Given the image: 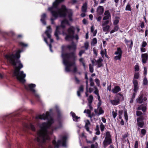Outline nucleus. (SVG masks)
<instances>
[{"label": "nucleus", "mask_w": 148, "mask_h": 148, "mask_svg": "<svg viewBox=\"0 0 148 148\" xmlns=\"http://www.w3.org/2000/svg\"><path fill=\"white\" fill-rule=\"evenodd\" d=\"M36 119L48 120L47 122H43L41 124V130L38 132V137L37 138L38 145L36 148H44L43 144L46 140L50 139V137L48 135V130L54 123V120L51 117L49 112L47 111L46 112L45 114L43 113L42 115H39L36 116Z\"/></svg>", "instance_id": "1"}, {"label": "nucleus", "mask_w": 148, "mask_h": 148, "mask_svg": "<svg viewBox=\"0 0 148 148\" xmlns=\"http://www.w3.org/2000/svg\"><path fill=\"white\" fill-rule=\"evenodd\" d=\"M65 48L69 50L72 49L75 50L76 49V46L73 43L71 45H63L61 47V56L63 64L65 66V70L67 72H70L71 71L70 67L75 65L77 57L74 52L64 53Z\"/></svg>", "instance_id": "2"}, {"label": "nucleus", "mask_w": 148, "mask_h": 148, "mask_svg": "<svg viewBox=\"0 0 148 148\" xmlns=\"http://www.w3.org/2000/svg\"><path fill=\"white\" fill-rule=\"evenodd\" d=\"M65 48L69 50L72 49L75 50L76 49V46L73 43L71 45H63L61 47V56L63 64L65 66V70L67 72H70L71 71L70 67L75 65L77 57L74 52L64 53Z\"/></svg>", "instance_id": "3"}, {"label": "nucleus", "mask_w": 148, "mask_h": 148, "mask_svg": "<svg viewBox=\"0 0 148 148\" xmlns=\"http://www.w3.org/2000/svg\"><path fill=\"white\" fill-rule=\"evenodd\" d=\"M64 1L63 0H55L53 3L52 6L48 8V10L51 12L53 17L56 18L59 16L62 17L66 16L67 10L64 5H62L61 8H58L57 11L53 10V8L57 9L59 4Z\"/></svg>", "instance_id": "4"}, {"label": "nucleus", "mask_w": 148, "mask_h": 148, "mask_svg": "<svg viewBox=\"0 0 148 148\" xmlns=\"http://www.w3.org/2000/svg\"><path fill=\"white\" fill-rule=\"evenodd\" d=\"M21 52V50H19L16 51L15 54H12L10 55H6L5 56V58L9 63L13 65L16 66L17 63H19L18 66L15 68L14 71L18 72L19 71H21V69L23 67V64L21 63L20 61L18 60L20 57V53Z\"/></svg>", "instance_id": "5"}, {"label": "nucleus", "mask_w": 148, "mask_h": 148, "mask_svg": "<svg viewBox=\"0 0 148 148\" xmlns=\"http://www.w3.org/2000/svg\"><path fill=\"white\" fill-rule=\"evenodd\" d=\"M17 115V114L13 113L6 116L3 118V123L7 125L8 127H10L11 125L15 121V119L14 117Z\"/></svg>", "instance_id": "6"}, {"label": "nucleus", "mask_w": 148, "mask_h": 148, "mask_svg": "<svg viewBox=\"0 0 148 148\" xmlns=\"http://www.w3.org/2000/svg\"><path fill=\"white\" fill-rule=\"evenodd\" d=\"M36 85L34 84H31L25 85V88L27 90H29L32 92L34 95L36 99L38 101H40V98L39 95L37 93L36 90L34 89Z\"/></svg>", "instance_id": "7"}, {"label": "nucleus", "mask_w": 148, "mask_h": 148, "mask_svg": "<svg viewBox=\"0 0 148 148\" xmlns=\"http://www.w3.org/2000/svg\"><path fill=\"white\" fill-rule=\"evenodd\" d=\"M14 74L16 78V79L20 82L24 84L26 82L25 78L26 77V75L24 73L23 71H19L18 72L17 71H14Z\"/></svg>", "instance_id": "8"}, {"label": "nucleus", "mask_w": 148, "mask_h": 148, "mask_svg": "<svg viewBox=\"0 0 148 148\" xmlns=\"http://www.w3.org/2000/svg\"><path fill=\"white\" fill-rule=\"evenodd\" d=\"M112 143L111 135L109 131L107 132L105 134V137L103 142V145L104 148H106L107 146Z\"/></svg>", "instance_id": "9"}, {"label": "nucleus", "mask_w": 148, "mask_h": 148, "mask_svg": "<svg viewBox=\"0 0 148 148\" xmlns=\"http://www.w3.org/2000/svg\"><path fill=\"white\" fill-rule=\"evenodd\" d=\"M67 139V136H65L62 137L61 140H58L56 142L55 140H54L52 141V143L54 145L55 147L56 148H59L61 144L62 146H65L66 145Z\"/></svg>", "instance_id": "10"}, {"label": "nucleus", "mask_w": 148, "mask_h": 148, "mask_svg": "<svg viewBox=\"0 0 148 148\" xmlns=\"http://www.w3.org/2000/svg\"><path fill=\"white\" fill-rule=\"evenodd\" d=\"M133 83L134 85L133 91L134 92L132 95V97L130 98V103H133L134 102V100L135 98L136 93L138 90V82L137 80H133Z\"/></svg>", "instance_id": "11"}, {"label": "nucleus", "mask_w": 148, "mask_h": 148, "mask_svg": "<svg viewBox=\"0 0 148 148\" xmlns=\"http://www.w3.org/2000/svg\"><path fill=\"white\" fill-rule=\"evenodd\" d=\"M68 34H66L65 39L66 41H69L70 39L73 37L75 33V28L73 26H71L68 28L67 30Z\"/></svg>", "instance_id": "12"}, {"label": "nucleus", "mask_w": 148, "mask_h": 148, "mask_svg": "<svg viewBox=\"0 0 148 148\" xmlns=\"http://www.w3.org/2000/svg\"><path fill=\"white\" fill-rule=\"evenodd\" d=\"M144 117L143 116H141L137 118L136 119L137 122V125L139 127L138 128V130L140 129L139 127L143 128L144 127L145 123L143 121L144 120Z\"/></svg>", "instance_id": "13"}, {"label": "nucleus", "mask_w": 148, "mask_h": 148, "mask_svg": "<svg viewBox=\"0 0 148 148\" xmlns=\"http://www.w3.org/2000/svg\"><path fill=\"white\" fill-rule=\"evenodd\" d=\"M61 27L62 29H64L66 27V26L65 24L62 23L61 22V24L60 26H57L56 27V30L54 33V35L56 38V40H58L59 39V37L58 36V34H60V32L59 29L60 27Z\"/></svg>", "instance_id": "14"}, {"label": "nucleus", "mask_w": 148, "mask_h": 148, "mask_svg": "<svg viewBox=\"0 0 148 148\" xmlns=\"http://www.w3.org/2000/svg\"><path fill=\"white\" fill-rule=\"evenodd\" d=\"M94 112L96 115L99 116L100 115L103 114L104 112L102 107H100L99 108H97V109H95Z\"/></svg>", "instance_id": "15"}, {"label": "nucleus", "mask_w": 148, "mask_h": 148, "mask_svg": "<svg viewBox=\"0 0 148 148\" xmlns=\"http://www.w3.org/2000/svg\"><path fill=\"white\" fill-rule=\"evenodd\" d=\"M141 57L142 63L143 64L147 62L148 58V53H143L141 54Z\"/></svg>", "instance_id": "16"}, {"label": "nucleus", "mask_w": 148, "mask_h": 148, "mask_svg": "<svg viewBox=\"0 0 148 148\" xmlns=\"http://www.w3.org/2000/svg\"><path fill=\"white\" fill-rule=\"evenodd\" d=\"M51 29L50 26L47 27L46 30L45 32V34L46 35L48 38H50L51 37Z\"/></svg>", "instance_id": "17"}, {"label": "nucleus", "mask_w": 148, "mask_h": 148, "mask_svg": "<svg viewBox=\"0 0 148 148\" xmlns=\"http://www.w3.org/2000/svg\"><path fill=\"white\" fill-rule=\"evenodd\" d=\"M103 7L101 6H99L97 9V15H102L104 12Z\"/></svg>", "instance_id": "18"}, {"label": "nucleus", "mask_w": 148, "mask_h": 148, "mask_svg": "<svg viewBox=\"0 0 148 148\" xmlns=\"http://www.w3.org/2000/svg\"><path fill=\"white\" fill-rule=\"evenodd\" d=\"M116 100H111L110 102L111 104L113 105L116 106L119 104L120 103V99L118 97H116Z\"/></svg>", "instance_id": "19"}, {"label": "nucleus", "mask_w": 148, "mask_h": 148, "mask_svg": "<svg viewBox=\"0 0 148 148\" xmlns=\"http://www.w3.org/2000/svg\"><path fill=\"white\" fill-rule=\"evenodd\" d=\"M143 96L144 95L143 94L140 95L136 99V102L139 104L142 103L143 101Z\"/></svg>", "instance_id": "20"}, {"label": "nucleus", "mask_w": 148, "mask_h": 148, "mask_svg": "<svg viewBox=\"0 0 148 148\" xmlns=\"http://www.w3.org/2000/svg\"><path fill=\"white\" fill-rule=\"evenodd\" d=\"M95 61L96 62L97 64V67L98 68L100 67L103 65L102 62L103 61V59L101 58H99V59L97 60L94 59Z\"/></svg>", "instance_id": "21"}, {"label": "nucleus", "mask_w": 148, "mask_h": 148, "mask_svg": "<svg viewBox=\"0 0 148 148\" xmlns=\"http://www.w3.org/2000/svg\"><path fill=\"white\" fill-rule=\"evenodd\" d=\"M121 91V88L118 86H115L114 88L112 89V92L114 93H117L118 92Z\"/></svg>", "instance_id": "22"}, {"label": "nucleus", "mask_w": 148, "mask_h": 148, "mask_svg": "<svg viewBox=\"0 0 148 148\" xmlns=\"http://www.w3.org/2000/svg\"><path fill=\"white\" fill-rule=\"evenodd\" d=\"M46 17V14H43L41 16L40 21L42 24L44 25H45L46 23L45 21V19Z\"/></svg>", "instance_id": "23"}, {"label": "nucleus", "mask_w": 148, "mask_h": 148, "mask_svg": "<svg viewBox=\"0 0 148 148\" xmlns=\"http://www.w3.org/2000/svg\"><path fill=\"white\" fill-rule=\"evenodd\" d=\"M70 114L72 116L73 121H77V120L80 118V117L76 116L75 114L73 112H71Z\"/></svg>", "instance_id": "24"}, {"label": "nucleus", "mask_w": 148, "mask_h": 148, "mask_svg": "<svg viewBox=\"0 0 148 148\" xmlns=\"http://www.w3.org/2000/svg\"><path fill=\"white\" fill-rule=\"evenodd\" d=\"M62 127V124L60 122H59V125H58L57 126H55V127H52V131L51 132L50 134H51L52 133V132L54 130H57V129L58 128H60Z\"/></svg>", "instance_id": "25"}, {"label": "nucleus", "mask_w": 148, "mask_h": 148, "mask_svg": "<svg viewBox=\"0 0 148 148\" xmlns=\"http://www.w3.org/2000/svg\"><path fill=\"white\" fill-rule=\"evenodd\" d=\"M123 51L120 47H118L117 48V50L115 51L114 54L115 55H122Z\"/></svg>", "instance_id": "26"}, {"label": "nucleus", "mask_w": 148, "mask_h": 148, "mask_svg": "<svg viewBox=\"0 0 148 148\" xmlns=\"http://www.w3.org/2000/svg\"><path fill=\"white\" fill-rule=\"evenodd\" d=\"M87 3H85L82 7V11L83 12H86L87 9Z\"/></svg>", "instance_id": "27"}, {"label": "nucleus", "mask_w": 148, "mask_h": 148, "mask_svg": "<svg viewBox=\"0 0 148 148\" xmlns=\"http://www.w3.org/2000/svg\"><path fill=\"white\" fill-rule=\"evenodd\" d=\"M90 122L88 120H87V122L86 123L85 128L86 129V131L88 132H89V128L88 126V125H90Z\"/></svg>", "instance_id": "28"}, {"label": "nucleus", "mask_w": 148, "mask_h": 148, "mask_svg": "<svg viewBox=\"0 0 148 148\" xmlns=\"http://www.w3.org/2000/svg\"><path fill=\"white\" fill-rule=\"evenodd\" d=\"M120 18L119 17L116 16L115 18V20L113 22V24L114 25H117V24L119 22V19Z\"/></svg>", "instance_id": "29"}, {"label": "nucleus", "mask_w": 148, "mask_h": 148, "mask_svg": "<svg viewBox=\"0 0 148 148\" xmlns=\"http://www.w3.org/2000/svg\"><path fill=\"white\" fill-rule=\"evenodd\" d=\"M119 29V27L118 25H115L113 29L110 32V34H112L115 32L117 31Z\"/></svg>", "instance_id": "30"}, {"label": "nucleus", "mask_w": 148, "mask_h": 148, "mask_svg": "<svg viewBox=\"0 0 148 148\" xmlns=\"http://www.w3.org/2000/svg\"><path fill=\"white\" fill-rule=\"evenodd\" d=\"M27 147L29 148H33L34 146V145L32 141L29 140L27 143Z\"/></svg>", "instance_id": "31"}, {"label": "nucleus", "mask_w": 148, "mask_h": 148, "mask_svg": "<svg viewBox=\"0 0 148 148\" xmlns=\"http://www.w3.org/2000/svg\"><path fill=\"white\" fill-rule=\"evenodd\" d=\"M44 40L45 42L46 43L49 45V49L50 51L52 52H53V51L52 49V45L51 44H49L48 42L47 41V38H46L44 37Z\"/></svg>", "instance_id": "32"}, {"label": "nucleus", "mask_w": 148, "mask_h": 148, "mask_svg": "<svg viewBox=\"0 0 148 148\" xmlns=\"http://www.w3.org/2000/svg\"><path fill=\"white\" fill-rule=\"evenodd\" d=\"M110 27L109 25H106V26L103 27V30L104 32H108V31Z\"/></svg>", "instance_id": "33"}, {"label": "nucleus", "mask_w": 148, "mask_h": 148, "mask_svg": "<svg viewBox=\"0 0 148 148\" xmlns=\"http://www.w3.org/2000/svg\"><path fill=\"white\" fill-rule=\"evenodd\" d=\"M122 55H118L114 57V59L115 60H121Z\"/></svg>", "instance_id": "34"}, {"label": "nucleus", "mask_w": 148, "mask_h": 148, "mask_svg": "<svg viewBox=\"0 0 148 148\" xmlns=\"http://www.w3.org/2000/svg\"><path fill=\"white\" fill-rule=\"evenodd\" d=\"M79 61L80 63H81L82 64V65L85 68L86 66V65L84 58H81L79 59Z\"/></svg>", "instance_id": "35"}, {"label": "nucleus", "mask_w": 148, "mask_h": 148, "mask_svg": "<svg viewBox=\"0 0 148 148\" xmlns=\"http://www.w3.org/2000/svg\"><path fill=\"white\" fill-rule=\"evenodd\" d=\"M97 43V40L96 38H94L91 42V45H94Z\"/></svg>", "instance_id": "36"}, {"label": "nucleus", "mask_w": 148, "mask_h": 148, "mask_svg": "<svg viewBox=\"0 0 148 148\" xmlns=\"http://www.w3.org/2000/svg\"><path fill=\"white\" fill-rule=\"evenodd\" d=\"M124 116L125 117V119L126 121H127L128 120V116L127 115V110H126L124 111Z\"/></svg>", "instance_id": "37"}, {"label": "nucleus", "mask_w": 148, "mask_h": 148, "mask_svg": "<svg viewBox=\"0 0 148 148\" xmlns=\"http://www.w3.org/2000/svg\"><path fill=\"white\" fill-rule=\"evenodd\" d=\"M104 15L106 16H111L110 13L109 11L108 10H107L105 11L104 13Z\"/></svg>", "instance_id": "38"}, {"label": "nucleus", "mask_w": 148, "mask_h": 148, "mask_svg": "<svg viewBox=\"0 0 148 148\" xmlns=\"http://www.w3.org/2000/svg\"><path fill=\"white\" fill-rule=\"evenodd\" d=\"M100 128L101 131L103 132L104 131L105 127L104 125L103 124L102 122L101 123V124L100 125Z\"/></svg>", "instance_id": "39"}, {"label": "nucleus", "mask_w": 148, "mask_h": 148, "mask_svg": "<svg viewBox=\"0 0 148 148\" xmlns=\"http://www.w3.org/2000/svg\"><path fill=\"white\" fill-rule=\"evenodd\" d=\"M84 47L86 50H87L89 47V43L87 41L85 42L84 44Z\"/></svg>", "instance_id": "40"}, {"label": "nucleus", "mask_w": 148, "mask_h": 148, "mask_svg": "<svg viewBox=\"0 0 148 148\" xmlns=\"http://www.w3.org/2000/svg\"><path fill=\"white\" fill-rule=\"evenodd\" d=\"M89 69L90 72L92 73L93 72L94 69L93 67L92 66L91 64H89Z\"/></svg>", "instance_id": "41"}, {"label": "nucleus", "mask_w": 148, "mask_h": 148, "mask_svg": "<svg viewBox=\"0 0 148 148\" xmlns=\"http://www.w3.org/2000/svg\"><path fill=\"white\" fill-rule=\"evenodd\" d=\"M93 99V97L92 95H90L89 96L88 99L89 103H92Z\"/></svg>", "instance_id": "42"}, {"label": "nucleus", "mask_w": 148, "mask_h": 148, "mask_svg": "<svg viewBox=\"0 0 148 148\" xmlns=\"http://www.w3.org/2000/svg\"><path fill=\"white\" fill-rule=\"evenodd\" d=\"M143 113L140 111H136V115L138 116H142V115L143 114Z\"/></svg>", "instance_id": "43"}, {"label": "nucleus", "mask_w": 148, "mask_h": 148, "mask_svg": "<svg viewBox=\"0 0 148 148\" xmlns=\"http://www.w3.org/2000/svg\"><path fill=\"white\" fill-rule=\"evenodd\" d=\"M111 18V16H104L103 18V21H105L106 20H109V19H110V20Z\"/></svg>", "instance_id": "44"}, {"label": "nucleus", "mask_w": 148, "mask_h": 148, "mask_svg": "<svg viewBox=\"0 0 148 148\" xmlns=\"http://www.w3.org/2000/svg\"><path fill=\"white\" fill-rule=\"evenodd\" d=\"M139 77V74L138 73H136L134 75V79H133L135 80L134 79H138Z\"/></svg>", "instance_id": "45"}, {"label": "nucleus", "mask_w": 148, "mask_h": 148, "mask_svg": "<svg viewBox=\"0 0 148 148\" xmlns=\"http://www.w3.org/2000/svg\"><path fill=\"white\" fill-rule=\"evenodd\" d=\"M61 22L64 24H66L68 25H69V21L67 20L66 19L62 21Z\"/></svg>", "instance_id": "46"}, {"label": "nucleus", "mask_w": 148, "mask_h": 148, "mask_svg": "<svg viewBox=\"0 0 148 148\" xmlns=\"http://www.w3.org/2000/svg\"><path fill=\"white\" fill-rule=\"evenodd\" d=\"M106 21H103L102 22V26H105L106 25H108L109 22V20H106Z\"/></svg>", "instance_id": "47"}, {"label": "nucleus", "mask_w": 148, "mask_h": 148, "mask_svg": "<svg viewBox=\"0 0 148 148\" xmlns=\"http://www.w3.org/2000/svg\"><path fill=\"white\" fill-rule=\"evenodd\" d=\"M125 10H128L130 11H131L132 10V9L131 8L130 5L129 4H127L126 7L125 8Z\"/></svg>", "instance_id": "48"}, {"label": "nucleus", "mask_w": 148, "mask_h": 148, "mask_svg": "<svg viewBox=\"0 0 148 148\" xmlns=\"http://www.w3.org/2000/svg\"><path fill=\"white\" fill-rule=\"evenodd\" d=\"M90 86H94L95 84L93 81V79L92 77L90 78Z\"/></svg>", "instance_id": "49"}, {"label": "nucleus", "mask_w": 148, "mask_h": 148, "mask_svg": "<svg viewBox=\"0 0 148 148\" xmlns=\"http://www.w3.org/2000/svg\"><path fill=\"white\" fill-rule=\"evenodd\" d=\"M141 134L143 136H145L146 134V131L145 129H143L141 130Z\"/></svg>", "instance_id": "50"}, {"label": "nucleus", "mask_w": 148, "mask_h": 148, "mask_svg": "<svg viewBox=\"0 0 148 148\" xmlns=\"http://www.w3.org/2000/svg\"><path fill=\"white\" fill-rule=\"evenodd\" d=\"M75 39L76 40H78L79 39L78 36L77 34H75V35H73V37L71 38L70 39Z\"/></svg>", "instance_id": "51"}, {"label": "nucleus", "mask_w": 148, "mask_h": 148, "mask_svg": "<svg viewBox=\"0 0 148 148\" xmlns=\"http://www.w3.org/2000/svg\"><path fill=\"white\" fill-rule=\"evenodd\" d=\"M148 84V81L147 78L145 77L143 80V84L145 85H146Z\"/></svg>", "instance_id": "52"}, {"label": "nucleus", "mask_w": 148, "mask_h": 148, "mask_svg": "<svg viewBox=\"0 0 148 148\" xmlns=\"http://www.w3.org/2000/svg\"><path fill=\"white\" fill-rule=\"evenodd\" d=\"M94 88L95 89V90L94 92V93L96 95H99V90L97 88V87L96 86H95L94 87Z\"/></svg>", "instance_id": "53"}, {"label": "nucleus", "mask_w": 148, "mask_h": 148, "mask_svg": "<svg viewBox=\"0 0 148 148\" xmlns=\"http://www.w3.org/2000/svg\"><path fill=\"white\" fill-rule=\"evenodd\" d=\"M95 81L97 85L99 86L100 85V81L99 79L98 78H96L95 79Z\"/></svg>", "instance_id": "54"}, {"label": "nucleus", "mask_w": 148, "mask_h": 148, "mask_svg": "<svg viewBox=\"0 0 148 148\" xmlns=\"http://www.w3.org/2000/svg\"><path fill=\"white\" fill-rule=\"evenodd\" d=\"M147 107L146 106H144V105L143 104V106L141 110H142L143 112H145L147 110Z\"/></svg>", "instance_id": "55"}, {"label": "nucleus", "mask_w": 148, "mask_h": 148, "mask_svg": "<svg viewBox=\"0 0 148 148\" xmlns=\"http://www.w3.org/2000/svg\"><path fill=\"white\" fill-rule=\"evenodd\" d=\"M139 143L138 141L136 140L135 141L134 148H138Z\"/></svg>", "instance_id": "56"}, {"label": "nucleus", "mask_w": 148, "mask_h": 148, "mask_svg": "<svg viewBox=\"0 0 148 148\" xmlns=\"http://www.w3.org/2000/svg\"><path fill=\"white\" fill-rule=\"evenodd\" d=\"M74 79L75 80V82L76 84H79V83L80 81L78 79L76 76H75L74 77Z\"/></svg>", "instance_id": "57"}, {"label": "nucleus", "mask_w": 148, "mask_h": 148, "mask_svg": "<svg viewBox=\"0 0 148 148\" xmlns=\"http://www.w3.org/2000/svg\"><path fill=\"white\" fill-rule=\"evenodd\" d=\"M84 112V113H86L88 114H89L91 113V111L90 110H89V109L86 110L85 109Z\"/></svg>", "instance_id": "58"}, {"label": "nucleus", "mask_w": 148, "mask_h": 148, "mask_svg": "<svg viewBox=\"0 0 148 148\" xmlns=\"http://www.w3.org/2000/svg\"><path fill=\"white\" fill-rule=\"evenodd\" d=\"M84 90V86L83 85H81L79 87V90L78 91L81 92H83Z\"/></svg>", "instance_id": "59"}, {"label": "nucleus", "mask_w": 148, "mask_h": 148, "mask_svg": "<svg viewBox=\"0 0 148 148\" xmlns=\"http://www.w3.org/2000/svg\"><path fill=\"white\" fill-rule=\"evenodd\" d=\"M144 76H145L146 77L147 74V69L146 67L144 66Z\"/></svg>", "instance_id": "60"}, {"label": "nucleus", "mask_w": 148, "mask_h": 148, "mask_svg": "<svg viewBox=\"0 0 148 148\" xmlns=\"http://www.w3.org/2000/svg\"><path fill=\"white\" fill-rule=\"evenodd\" d=\"M19 44L22 46L24 47H26L27 46V44H25L23 42H19Z\"/></svg>", "instance_id": "61"}, {"label": "nucleus", "mask_w": 148, "mask_h": 148, "mask_svg": "<svg viewBox=\"0 0 148 148\" xmlns=\"http://www.w3.org/2000/svg\"><path fill=\"white\" fill-rule=\"evenodd\" d=\"M134 69L135 71H138L139 69V66L138 65H136L134 66Z\"/></svg>", "instance_id": "62"}, {"label": "nucleus", "mask_w": 148, "mask_h": 148, "mask_svg": "<svg viewBox=\"0 0 148 148\" xmlns=\"http://www.w3.org/2000/svg\"><path fill=\"white\" fill-rule=\"evenodd\" d=\"M147 45V43L146 41H144L143 42L141 46L142 47H145Z\"/></svg>", "instance_id": "63"}, {"label": "nucleus", "mask_w": 148, "mask_h": 148, "mask_svg": "<svg viewBox=\"0 0 148 148\" xmlns=\"http://www.w3.org/2000/svg\"><path fill=\"white\" fill-rule=\"evenodd\" d=\"M112 114L113 117L115 119L117 115V113L116 112H115L114 111H113L112 112Z\"/></svg>", "instance_id": "64"}]
</instances>
